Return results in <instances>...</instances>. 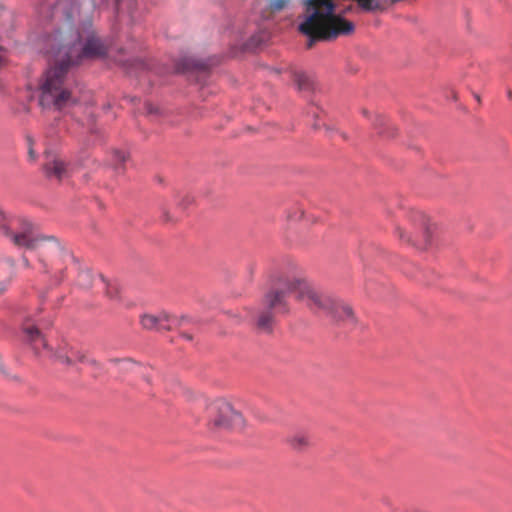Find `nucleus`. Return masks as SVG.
<instances>
[{
    "instance_id": "nucleus-1",
    "label": "nucleus",
    "mask_w": 512,
    "mask_h": 512,
    "mask_svg": "<svg viewBox=\"0 0 512 512\" xmlns=\"http://www.w3.org/2000/svg\"><path fill=\"white\" fill-rule=\"evenodd\" d=\"M92 0H58L55 13H61L64 26L53 36L58 48L54 52L55 65L50 67L40 82L39 104L57 110L77 102L67 84L69 67L83 59L102 57L106 46L92 30Z\"/></svg>"
},
{
    "instance_id": "nucleus-2",
    "label": "nucleus",
    "mask_w": 512,
    "mask_h": 512,
    "mask_svg": "<svg viewBox=\"0 0 512 512\" xmlns=\"http://www.w3.org/2000/svg\"><path fill=\"white\" fill-rule=\"evenodd\" d=\"M292 296L304 302L310 309L326 313L335 321L347 326H354L356 323L354 312L348 304L320 293L300 275L279 270L271 275L270 288L263 296L262 309L256 319L258 330L270 333L275 323V315L287 314L290 311L289 298Z\"/></svg>"
},
{
    "instance_id": "nucleus-3",
    "label": "nucleus",
    "mask_w": 512,
    "mask_h": 512,
    "mask_svg": "<svg viewBox=\"0 0 512 512\" xmlns=\"http://www.w3.org/2000/svg\"><path fill=\"white\" fill-rule=\"evenodd\" d=\"M0 233L18 248L37 250L43 272L53 274L57 282L63 279L65 266L73 257L54 237L43 236L31 221L8 216L1 207Z\"/></svg>"
},
{
    "instance_id": "nucleus-4",
    "label": "nucleus",
    "mask_w": 512,
    "mask_h": 512,
    "mask_svg": "<svg viewBox=\"0 0 512 512\" xmlns=\"http://www.w3.org/2000/svg\"><path fill=\"white\" fill-rule=\"evenodd\" d=\"M356 1L364 11H376L382 8L377 0ZM304 5L305 13L299 24V31L308 37V48H311L316 41H327L353 32V23L336 13L333 0H305Z\"/></svg>"
},
{
    "instance_id": "nucleus-5",
    "label": "nucleus",
    "mask_w": 512,
    "mask_h": 512,
    "mask_svg": "<svg viewBox=\"0 0 512 512\" xmlns=\"http://www.w3.org/2000/svg\"><path fill=\"white\" fill-rule=\"evenodd\" d=\"M22 330L24 340L32 346L36 353H41L42 350H47L52 356H54L56 361L68 366L73 365L76 362H86L91 366H99V363L95 359L87 358L83 352L76 350L66 342L59 344L55 351L50 350L39 329L29 321H26L23 324Z\"/></svg>"
},
{
    "instance_id": "nucleus-6",
    "label": "nucleus",
    "mask_w": 512,
    "mask_h": 512,
    "mask_svg": "<svg viewBox=\"0 0 512 512\" xmlns=\"http://www.w3.org/2000/svg\"><path fill=\"white\" fill-rule=\"evenodd\" d=\"M209 425L215 429H240L244 426L242 415L234 409L230 402L215 399L206 407Z\"/></svg>"
},
{
    "instance_id": "nucleus-7",
    "label": "nucleus",
    "mask_w": 512,
    "mask_h": 512,
    "mask_svg": "<svg viewBox=\"0 0 512 512\" xmlns=\"http://www.w3.org/2000/svg\"><path fill=\"white\" fill-rule=\"evenodd\" d=\"M140 323L144 329L147 330H171L177 323L175 317L170 316L166 312H161L157 315L144 314L140 318Z\"/></svg>"
},
{
    "instance_id": "nucleus-8",
    "label": "nucleus",
    "mask_w": 512,
    "mask_h": 512,
    "mask_svg": "<svg viewBox=\"0 0 512 512\" xmlns=\"http://www.w3.org/2000/svg\"><path fill=\"white\" fill-rule=\"evenodd\" d=\"M45 157L44 171L48 178H55L60 181L67 176L66 164L60 157L52 156L49 153H46Z\"/></svg>"
},
{
    "instance_id": "nucleus-9",
    "label": "nucleus",
    "mask_w": 512,
    "mask_h": 512,
    "mask_svg": "<svg viewBox=\"0 0 512 512\" xmlns=\"http://www.w3.org/2000/svg\"><path fill=\"white\" fill-rule=\"evenodd\" d=\"M293 81L299 91L310 92L314 90L315 81L313 76L304 71H295Z\"/></svg>"
},
{
    "instance_id": "nucleus-10",
    "label": "nucleus",
    "mask_w": 512,
    "mask_h": 512,
    "mask_svg": "<svg viewBox=\"0 0 512 512\" xmlns=\"http://www.w3.org/2000/svg\"><path fill=\"white\" fill-rule=\"evenodd\" d=\"M287 443L292 449L303 451L312 444V440L308 433L296 432L287 438Z\"/></svg>"
},
{
    "instance_id": "nucleus-11",
    "label": "nucleus",
    "mask_w": 512,
    "mask_h": 512,
    "mask_svg": "<svg viewBox=\"0 0 512 512\" xmlns=\"http://www.w3.org/2000/svg\"><path fill=\"white\" fill-rule=\"evenodd\" d=\"M99 276L100 275H94L89 269L80 270L77 276V285L84 290L99 287Z\"/></svg>"
},
{
    "instance_id": "nucleus-12",
    "label": "nucleus",
    "mask_w": 512,
    "mask_h": 512,
    "mask_svg": "<svg viewBox=\"0 0 512 512\" xmlns=\"http://www.w3.org/2000/svg\"><path fill=\"white\" fill-rule=\"evenodd\" d=\"M98 285H99V288H101L109 298L113 299V298L117 297V295H118L117 287L109 284L104 279L103 276H99Z\"/></svg>"
},
{
    "instance_id": "nucleus-13",
    "label": "nucleus",
    "mask_w": 512,
    "mask_h": 512,
    "mask_svg": "<svg viewBox=\"0 0 512 512\" xmlns=\"http://www.w3.org/2000/svg\"><path fill=\"white\" fill-rule=\"evenodd\" d=\"M111 156H112L111 161H112V164L114 165L115 169L122 170L123 165L128 158V155L123 151L113 150Z\"/></svg>"
},
{
    "instance_id": "nucleus-14",
    "label": "nucleus",
    "mask_w": 512,
    "mask_h": 512,
    "mask_svg": "<svg viewBox=\"0 0 512 512\" xmlns=\"http://www.w3.org/2000/svg\"><path fill=\"white\" fill-rule=\"evenodd\" d=\"M269 1H270L269 8L272 12H279V11L283 10L290 2V0H269Z\"/></svg>"
},
{
    "instance_id": "nucleus-15",
    "label": "nucleus",
    "mask_w": 512,
    "mask_h": 512,
    "mask_svg": "<svg viewBox=\"0 0 512 512\" xmlns=\"http://www.w3.org/2000/svg\"><path fill=\"white\" fill-rule=\"evenodd\" d=\"M27 144H28V157L31 161L36 160V154L33 149V140L30 137H27Z\"/></svg>"
},
{
    "instance_id": "nucleus-16",
    "label": "nucleus",
    "mask_w": 512,
    "mask_h": 512,
    "mask_svg": "<svg viewBox=\"0 0 512 512\" xmlns=\"http://www.w3.org/2000/svg\"><path fill=\"white\" fill-rule=\"evenodd\" d=\"M397 234L401 241L406 242L408 244L417 245L410 237H406L404 231L401 228H397Z\"/></svg>"
},
{
    "instance_id": "nucleus-17",
    "label": "nucleus",
    "mask_w": 512,
    "mask_h": 512,
    "mask_svg": "<svg viewBox=\"0 0 512 512\" xmlns=\"http://www.w3.org/2000/svg\"><path fill=\"white\" fill-rule=\"evenodd\" d=\"M146 111L149 115L160 113L159 107L154 106L153 104H150V103L146 105Z\"/></svg>"
},
{
    "instance_id": "nucleus-18",
    "label": "nucleus",
    "mask_w": 512,
    "mask_h": 512,
    "mask_svg": "<svg viewBox=\"0 0 512 512\" xmlns=\"http://www.w3.org/2000/svg\"><path fill=\"white\" fill-rule=\"evenodd\" d=\"M374 124L376 126H378V125L382 126V125L386 124V120L383 116L377 114V115H375Z\"/></svg>"
},
{
    "instance_id": "nucleus-19",
    "label": "nucleus",
    "mask_w": 512,
    "mask_h": 512,
    "mask_svg": "<svg viewBox=\"0 0 512 512\" xmlns=\"http://www.w3.org/2000/svg\"><path fill=\"white\" fill-rule=\"evenodd\" d=\"M23 264L25 267L29 268L30 267V262L27 258L23 257Z\"/></svg>"
},
{
    "instance_id": "nucleus-20",
    "label": "nucleus",
    "mask_w": 512,
    "mask_h": 512,
    "mask_svg": "<svg viewBox=\"0 0 512 512\" xmlns=\"http://www.w3.org/2000/svg\"><path fill=\"white\" fill-rule=\"evenodd\" d=\"M0 52H2V48L0 47ZM4 63V56L2 55V53H0V67L3 65Z\"/></svg>"
},
{
    "instance_id": "nucleus-21",
    "label": "nucleus",
    "mask_w": 512,
    "mask_h": 512,
    "mask_svg": "<svg viewBox=\"0 0 512 512\" xmlns=\"http://www.w3.org/2000/svg\"><path fill=\"white\" fill-rule=\"evenodd\" d=\"M4 264L8 265L9 267H13L14 266V263L12 260H7Z\"/></svg>"
},
{
    "instance_id": "nucleus-22",
    "label": "nucleus",
    "mask_w": 512,
    "mask_h": 512,
    "mask_svg": "<svg viewBox=\"0 0 512 512\" xmlns=\"http://www.w3.org/2000/svg\"><path fill=\"white\" fill-rule=\"evenodd\" d=\"M182 336H183L184 338H186L187 340H191V339H192V336H191V335H189V334H186V333H183V334H182Z\"/></svg>"
},
{
    "instance_id": "nucleus-23",
    "label": "nucleus",
    "mask_w": 512,
    "mask_h": 512,
    "mask_svg": "<svg viewBox=\"0 0 512 512\" xmlns=\"http://www.w3.org/2000/svg\"><path fill=\"white\" fill-rule=\"evenodd\" d=\"M428 243V232H425V244Z\"/></svg>"
},
{
    "instance_id": "nucleus-24",
    "label": "nucleus",
    "mask_w": 512,
    "mask_h": 512,
    "mask_svg": "<svg viewBox=\"0 0 512 512\" xmlns=\"http://www.w3.org/2000/svg\"><path fill=\"white\" fill-rule=\"evenodd\" d=\"M123 363H124L125 365H130V364H132V363H131L130 361H128V360H127V361H124Z\"/></svg>"
},
{
    "instance_id": "nucleus-25",
    "label": "nucleus",
    "mask_w": 512,
    "mask_h": 512,
    "mask_svg": "<svg viewBox=\"0 0 512 512\" xmlns=\"http://www.w3.org/2000/svg\"><path fill=\"white\" fill-rule=\"evenodd\" d=\"M363 114H364L365 116H367V115H368V112H367L366 110H363Z\"/></svg>"
},
{
    "instance_id": "nucleus-26",
    "label": "nucleus",
    "mask_w": 512,
    "mask_h": 512,
    "mask_svg": "<svg viewBox=\"0 0 512 512\" xmlns=\"http://www.w3.org/2000/svg\"><path fill=\"white\" fill-rule=\"evenodd\" d=\"M139 65H140L141 67H144V66H145V65H144V63H142V62H140V63H139Z\"/></svg>"
}]
</instances>
